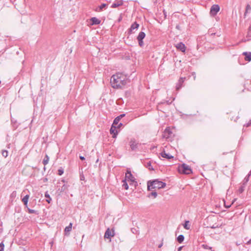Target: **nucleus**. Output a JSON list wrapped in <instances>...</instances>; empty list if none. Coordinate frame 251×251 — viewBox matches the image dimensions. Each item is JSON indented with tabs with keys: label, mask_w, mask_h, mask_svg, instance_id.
I'll return each mask as SVG.
<instances>
[{
	"label": "nucleus",
	"mask_w": 251,
	"mask_h": 251,
	"mask_svg": "<svg viewBox=\"0 0 251 251\" xmlns=\"http://www.w3.org/2000/svg\"><path fill=\"white\" fill-rule=\"evenodd\" d=\"M127 81V76L120 73L113 75L110 79L112 87L116 89L121 88L126 84Z\"/></svg>",
	"instance_id": "nucleus-1"
},
{
	"label": "nucleus",
	"mask_w": 251,
	"mask_h": 251,
	"mask_svg": "<svg viewBox=\"0 0 251 251\" xmlns=\"http://www.w3.org/2000/svg\"><path fill=\"white\" fill-rule=\"evenodd\" d=\"M148 190L151 191L152 189H161L163 188L166 186V183L162 181H159L158 179L150 180L148 181Z\"/></svg>",
	"instance_id": "nucleus-2"
},
{
	"label": "nucleus",
	"mask_w": 251,
	"mask_h": 251,
	"mask_svg": "<svg viewBox=\"0 0 251 251\" xmlns=\"http://www.w3.org/2000/svg\"><path fill=\"white\" fill-rule=\"evenodd\" d=\"M178 170L179 172L187 175L190 174L192 173L190 167L184 163L178 167Z\"/></svg>",
	"instance_id": "nucleus-3"
},
{
	"label": "nucleus",
	"mask_w": 251,
	"mask_h": 251,
	"mask_svg": "<svg viewBox=\"0 0 251 251\" xmlns=\"http://www.w3.org/2000/svg\"><path fill=\"white\" fill-rule=\"evenodd\" d=\"M146 34L144 32L141 31L139 33L137 39L138 41L139 45L140 47H143L144 46V43L143 41V39L145 37Z\"/></svg>",
	"instance_id": "nucleus-4"
},
{
	"label": "nucleus",
	"mask_w": 251,
	"mask_h": 251,
	"mask_svg": "<svg viewBox=\"0 0 251 251\" xmlns=\"http://www.w3.org/2000/svg\"><path fill=\"white\" fill-rule=\"evenodd\" d=\"M129 145L132 151H136L138 148L139 144L134 138H132L129 141Z\"/></svg>",
	"instance_id": "nucleus-5"
},
{
	"label": "nucleus",
	"mask_w": 251,
	"mask_h": 251,
	"mask_svg": "<svg viewBox=\"0 0 251 251\" xmlns=\"http://www.w3.org/2000/svg\"><path fill=\"white\" fill-rule=\"evenodd\" d=\"M220 8L219 5L214 4L210 8V14L213 16L216 15L220 11Z\"/></svg>",
	"instance_id": "nucleus-6"
},
{
	"label": "nucleus",
	"mask_w": 251,
	"mask_h": 251,
	"mask_svg": "<svg viewBox=\"0 0 251 251\" xmlns=\"http://www.w3.org/2000/svg\"><path fill=\"white\" fill-rule=\"evenodd\" d=\"M116 126L113 124L110 129V133L111 134H112L113 138H116L118 133V131L116 129Z\"/></svg>",
	"instance_id": "nucleus-7"
},
{
	"label": "nucleus",
	"mask_w": 251,
	"mask_h": 251,
	"mask_svg": "<svg viewBox=\"0 0 251 251\" xmlns=\"http://www.w3.org/2000/svg\"><path fill=\"white\" fill-rule=\"evenodd\" d=\"M139 26V25L137 24L136 22L132 24L130 27L128 29V33L132 34L134 32V30H137Z\"/></svg>",
	"instance_id": "nucleus-8"
},
{
	"label": "nucleus",
	"mask_w": 251,
	"mask_h": 251,
	"mask_svg": "<svg viewBox=\"0 0 251 251\" xmlns=\"http://www.w3.org/2000/svg\"><path fill=\"white\" fill-rule=\"evenodd\" d=\"M126 179L125 180H127L128 181H130L131 182H134L135 180L134 177L132 175L131 172L130 171H127L126 174Z\"/></svg>",
	"instance_id": "nucleus-9"
},
{
	"label": "nucleus",
	"mask_w": 251,
	"mask_h": 251,
	"mask_svg": "<svg viewBox=\"0 0 251 251\" xmlns=\"http://www.w3.org/2000/svg\"><path fill=\"white\" fill-rule=\"evenodd\" d=\"M176 47L178 50H180L182 52H184L185 51L186 47L182 42L177 44Z\"/></svg>",
	"instance_id": "nucleus-10"
},
{
	"label": "nucleus",
	"mask_w": 251,
	"mask_h": 251,
	"mask_svg": "<svg viewBox=\"0 0 251 251\" xmlns=\"http://www.w3.org/2000/svg\"><path fill=\"white\" fill-rule=\"evenodd\" d=\"M114 231L111 232L109 228L107 229L104 234V238L107 239H110L112 236H114Z\"/></svg>",
	"instance_id": "nucleus-11"
},
{
	"label": "nucleus",
	"mask_w": 251,
	"mask_h": 251,
	"mask_svg": "<svg viewBox=\"0 0 251 251\" xmlns=\"http://www.w3.org/2000/svg\"><path fill=\"white\" fill-rule=\"evenodd\" d=\"M185 79V77H180L179 79L178 83L177 84L176 86V90H179L182 86V84L184 82V81Z\"/></svg>",
	"instance_id": "nucleus-12"
},
{
	"label": "nucleus",
	"mask_w": 251,
	"mask_h": 251,
	"mask_svg": "<svg viewBox=\"0 0 251 251\" xmlns=\"http://www.w3.org/2000/svg\"><path fill=\"white\" fill-rule=\"evenodd\" d=\"M91 22V25H97L100 23V20L97 18L96 17H92L90 19Z\"/></svg>",
	"instance_id": "nucleus-13"
},
{
	"label": "nucleus",
	"mask_w": 251,
	"mask_h": 251,
	"mask_svg": "<svg viewBox=\"0 0 251 251\" xmlns=\"http://www.w3.org/2000/svg\"><path fill=\"white\" fill-rule=\"evenodd\" d=\"M160 155L163 157L168 159L174 158V156L168 153H167L164 151L160 153Z\"/></svg>",
	"instance_id": "nucleus-14"
},
{
	"label": "nucleus",
	"mask_w": 251,
	"mask_h": 251,
	"mask_svg": "<svg viewBox=\"0 0 251 251\" xmlns=\"http://www.w3.org/2000/svg\"><path fill=\"white\" fill-rule=\"evenodd\" d=\"M126 115L125 114H121L120 116L117 117L113 121V125H117L120 121V120L122 118H123L124 117H125Z\"/></svg>",
	"instance_id": "nucleus-15"
},
{
	"label": "nucleus",
	"mask_w": 251,
	"mask_h": 251,
	"mask_svg": "<svg viewBox=\"0 0 251 251\" xmlns=\"http://www.w3.org/2000/svg\"><path fill=\"white\" fill-rule=\"evenodd\" d=\"M72 228V224L71 223H70L69 225L67 226H66L64 229L65 234V235H69V232L71 231Z\"/></svg>",
	"instance_id": "nucleus-16"
},
{
	"label": "nucleus",
	"mask_w": 251,
	"mask_h": 251,
	"mask_svg": "<svg viewBox=\"0 0 251 251\" xmlns=\"http://www.w3.org/2000/svg\"><path fill=\"white\" fill-rule=\"evenodd\" d=\"M172 133V132L170 131V129L166 128L164 131L163 137L168 138Z\"/></svg>",
	"instance_id": "nucleus-17"
},
{
	"label": "nucleus",
	"mask_w": 251,
	"mask_h": 251,
	"mask_svg": "<svg viewBox=\"0 0 251 251\" xmlns=\"http://www.w3.org/2000/svg\"><path fill=\"white\" fill-rule=\"evenodd\" d=\"M243 54L245 56V60L246 61H251V52H244Z\"/></svg>",
	"instance_id": "nucleus-18"
},
{
	"label": "nucleus",
	"mask_w": 251,
	"mask_h": 251,
	"mask_svg": "<svg viewBox=\"0 0 251 251\" xmlns=\"http://www.w3.org/2000/svg\"><path fill=\"white\" fill-rule=\"evenodd\" d=\"M29 198V195H26L22 200V201L23 202L24 205L27 207L28 201Z\"/></svg>",
	"instance_id": "nucleus-19"
},
{
	"label": "nucleus",
	"mask_w": 251,
	"mask_h": 251,
	"mask_svg": "<svg viewBox=\"0 0 251 251\" xmlns=\"http://www.w3.org/2000/svg\"><path fill=\"white\" fill-rule=\"evenodd\" d=\"M123 4V3L122 1H119L113 3L112 4L111 7L112 8H116L119 6L122 5Z\"/></svg>",
	"instance_id": "nucleus-20"
},
{
	"label": "nucleus",
	"mask_w": 251,
	"mask_h": 251,
	"mask_svg": "<svg viewBox=\"0 0 251 251\" xmlns=\"http://www.w3.org/2000/svg\"><path fill=\"white\" fill-rule=\"evenodd\" d=\"M144 166L148 168L150 170H153V168L152 167L151 165V161H148L147 162H145V164H144Z\"/></svg>",
	"instance_id": "nucleus-21"
},
{
	"label": "nucleus",
	"mask_w": 251,
	"mask_h": 251,
	"mask_svg": "<svg viewBox=\"0 0 251 251\" xmlns=\"http://www.w3.org/2000/svg\"><path fill=\"white\" fill-rule=\"evenodd\" d=\"M45 197L47 198L46 201L48 203H50L51 201V198H50V195L49 194L48 192H46L45 194Z\"/></svg>",
	"instance_id": "nucleus-22"
},
{
	"label": "nucleus",
	"mask_w": 251,
	"mask_h": 251,
	"mask_svg": "<svg viewBox=\"0 0 251 251\" xmlns=\"http://www.w3.org/2000/svg\"><path fill=\"white\" fill-rule=\"evenodd\" d=\"M184 236L183 235H179L177 237V241L179 243H181L184 241Z\"/></svg>",
	"instance_id": "nucleus-23"
},
{
	"label": "nucleus",
	"mask_w": 251,
	"mask_h": 251,
	"mask_svg": "<svg viewBox=\"0 0 251 251\" xmlns=\"http://www.w3.org/2000/svg\"><path fill=\"white\" fill-rule=\"evenodd\" d=\"M189 221H185L184 224L183 225V227L186 229H190V225L189 224Z\"/></svg>",
	"instance_id": "nucleus-24"
},
{
	"label": "nucleus",
	"mask_w": 251,
	"mask_h": 251,
	"mask_svg": "<svg viewBox=\"0 0 251 251\" xmlns=\"http://www.w3.org/2000/svg\"><path fill=\"white\" fill-rule=\"evenodd\" d=\"M49 160V157L47 155H46V156L43 161V164L44 165H46L48 163Z\"/></svg>",
	"instance_id": "nucleus-25"
},
{
	"label": "nucleus",
	"mask_w": 251,
	"mask_h": 251,
	"mask_svg": "<svg viewBox=\"0 0 251 251\" xmlns=\"http://www.w3.org/2000/svg\"><path fill=\"white\" fill-rule=\"evenodd\" d=\"M251 10V6L249 5V4H247V6H246V11H245V12L244 13V18H245V17L246 16V14L247 13Z\"/></svg>",
	"instance_id": "nucleus-26"
},
{
	"label": "nucleus",
	"mask_w": 251,
	"mask_h": 251,
	"mask_svg": "<svg viewBox=\"0 0 251 251\" xmlns=\"http://www.w3.org/2000/svg\"><path fill=\"white\" fill-rule=\"evenodd\" d=\"M123 187L126 189V190H127L128 189V185L126 182V180H124L123 181Z\"/></svg>",
	"instance_id": "nucleus-27"
},
{
	"label": "nucleus",
	"mask_w": 251,
	"mask_h": 251,
	"mask_svg": "<svg viewBox=\"0 0 251 251\" xmlns=\"http://www.w3.org/2000/svg\"><path fill=\"white\" fill-rule=\"evenodd\" d=\"M1 154H2V155L5 158L8 156V151L6 150H2V152H1Z\"/></svg>",
	"instance_id": "nucleus-28"
},
{
	"label": "nucleus",
	"mask_w": 251,
	"mask_h": 251,
	"mask_svg": "<svg viewBox=\"0 0 251 251\" xmlns=\"http://www.w3.org/2000/svg\"><path fill=\"white\" fill-rule=\"evenodd\" d=\"M107 6V4L105 3H102L100 6H99L98 8L99 9V11L102 10L103 8L106 7Z\"/></svg>",
	"instance_id": "nucleus-29"
},
{
	"label": "nucleus",
	"mask_w": 251,
	"mask_h": 251,
	"mask_svg": "<svg viewBox=\"0 0 251 251\" xmlns=\"http://www.w3.org/2000/svg\"><path fill=\"white\" fill-rule=\"evenodd\" d=\"M28 212L29 214H37V211L35 210L30 209L29 208H27Z\"/></svg>",
	"instance_id": "nucleus-30"
},
{
	"label": "nucleus",
	"mask_w": 251,
	"mask_h": 251,
	"mask_svg": "<svg viewBox=\"0 0 251 251\" xmlns=\"http://www.w3.org/2000/svg\"><path fill=\"white\" fill-rule=\"evenodd\" d=\"M249 176H246L243 181V185H245L249 180Z\"/></svg>",
	"instance_id": "nucleus-31"
},
{
	"label": "nucleus",
	"mask_w": 251,
	"mask_h": 251,
	"mask_svg": "<svg viewBox=\"0 0 251 251\" xmlns=\"http://www.w3.org/2000/svg\"><path fill=\"white\" fill-rule=\"evenodd\" d=\"M201 247L204 249H208V250H212V247H210L209 246H208L206 244H202L201 245Z\"/></svg>",
	"instance_id": "nucleus-32"
},
{
	"label": "nucleus",
	"mask_w": 251,
	"mask_h": 251,
	"mask_svg": "<svg viewBox=\"0 0 251 251\" xmlns=\"http://www.w3.org/2000/svg\"><path fill=\"white\" fill-rule=\"evenodd\" d=\"M245 185H243L240 187V188H239L238 189V192L240 193H242L244 192V188H245Z\"/></svg>",
	"instance_id": "nucleus-33"
},
{
	"label": "nucleus",
	"mask_w": 251,
	"mask_h": 251,
	"mask_svg": "<svg viewBox=\"0 0 251 251\" xmlns=\"http://www.w3.org/2000/svg\"><path fill=\"white\" fill-rule=\"evenodd\" d=\"M222 226V225H219L216 224H214L212 226H210V228L212 229H215L216 228L220 227Z\"/></svg>",
	"instance_id": "nucleus-34"
},
{
	"label": "nucleus",
	"mask_w": 251,
	"mask_h": 251,
	"mask_svg": "<svg viewBox=\"0 0 251 251\" xmlns=\"http://www.w3.org/2000/svg\"><path fill=\"white\" fill-rule=\"evenodd\" d=\"M151 196H153L154 198L157 196V193L155 191H153L150 194Z\"/></svg>",
	"instance_id": "nucleus-35"
},
{
	"label": "nucleus",
	"mask_w": 251,
	"mask_h": 251,
	"mask_svg": "<svg viewBox=\"0 0 251 251\" xmlns=\"http://www.w3.org/2000/svg\"><path fill=\"white\" fill-rule=\"evenodd\" d=\"M4 245L2 242L0 243V251H3Z\"/></svg>",
	"instance_id": "nucleus-36"
},
{
	"label": "nucleus",
	"mask_w": 251,
	"mask_h": 251,
	"mask_svg": "<svg viewBox=\"0 0 251 251\" xmlns=\"http://www.w3.org/2000/svg\"><path fill=\"white\" fill-rule=\"evenodd\" d=\"M64 173V171L62 169H60L58 170V175L59 176H61Z\"/></svg>",
	"instance_id": "nucleus-37"
},
{
	"label": "nucleus",
	"mask_w": 251,
	"mask_h": 251,
	"mask_svg": "<svg viewBox=\"0 0 251 251\" xmlns=\"http://www.w3.org/2000/svg\"><path fill=\"white\" fill-rule=\"evenodd\" d=\"M66 188H67V186L65 184H64L63 185V186L61 187V192L64 191Z\"/></svg>",
	"instance_id": "nucleus-38"
},
{
	"label": "nucleus",
	"mask_w": 251,
	"mask_h": 251,
	"mask_svg": "<svg viewBox=\"0 0 251 251\" xmlns=\"http://www.w3.org/2000/svg\"><path fill=\"white\" fill-rule=\"evenodd\" d=\"M16 191H13L12 194H11V197H16Z\"/></svg>",
	"instance_id": "nucleus-39"
},
{
	"label": "nucleus",
	"mask_w": 251,
	"mask_h": 251,
	"mask_svg": "<svg viewBox=\"0 0 251 251\" xmlns=\"http://www.w3.org/2000/svg\"><path fill=\"white\" fill-rule=\"evenodd\" d=\"M248 37H251V32H250L249 29H248Z\"/></svg>",
	"instance_id": "nucleus-40"
},
{
	"label": "nucleus",
	"mask_w": 251,
	"mask_h": 251,
	"mask_svg": "<svg viewBox=\"0 0 251 251\" xmlns=\"http://www.w3.org/2000/svg\"><path fill=\"white\" fill-rule=\"evenodd\" d=\"M122 19V15H120V17L119 18L118 21V22H120Z\"/></svg>",
	"instance_id": "nucleus-41"
},
{
	"label": "nucleus",
	"mask_w": 251,
	"mask_h": 251,
	"mask_svg": "<svg viewBox=\"0 0 251 251\" xmlns=\"http://www.w3.org/2000/svg\"><path fill=\"white\" fill-rule=\"evenodd\" d=\"M79 158L81 160H85V157L84 156H79Z\"/></svg>",
	"instance_id": "nucleus-42"
},
{
	"label": "nucleus",
	"mask_w": 251,
	"mask_h": 251,
	"mask_svg": "<svg viewBox=\"0 0 251 251\" xmlns=\"http://www.w3.org/2000/svg\"><path fill=\"white\" fill-rule=\"evenodd\" d=\"M163 246V240L162 241V242L161 244H160L159 245H158V248H160L162 247V246Z\"/></svg>",
	"instance_id": "nucleus-43"
},
{
	"label": "nucleus",
	"mask_w": 251,
	"mask_h": 251,
	"mask_svg": "<svg viewBox=\"0 0 251 251\" xmlns=\"http://www.w3.org/2000/svg\"><path fill=\"white\" fill-rule=\"evenodd\" d=\"M251 125V120L250 121V122L247 124V126H249Z\"/></svg>",
	"instance_id": "nucleus-44"
},
{
	"label": "nucleus",
	"mask_w": 251,
	"mask_h": 251,
	"mask_svg": "<svg viewBox=\"0 0 251 251\" xmlns=\"http://www.w3.org/2000/svg\"><path fill=\"white\" fill-rule=\"evenodd\" d=\"M123 126V124L122 123H120L118 125V128H120L121 126Z\"/></svg>",
	"instance_id": "nucleus-45"
},
{
	"label": "nucleus",
	"mask_w": 251,
	"mask_h": 251,
	"mask_svg": "<svg viewBox=\"0 0 251 251\" xmlns=\"http://www.w3.org/2000/svg\"><path fill=\"white\" fill-rule=\"evenodd\" d=\"M84 176H80V180H84Z\"/></svg>",
	"instance_id": "nucleus-46"
},
{
	"label": "nucleus",
	"mask_w": 251,
	"mask_h": 251,
	"mask_svg": "<svg viewBox=\"0 0 251 251\" xmlns=\"http://www.w3.org/2000/svg\"><path fill=\"white\" fill-rule=\"evenodd\" d=\"M231 206V205H226L225 203V206L226 207V208H229Z\"/></svg>",
	"instance_id": "nucleus-47"
},
{
	"label": "nucleus",
	"mask_w": 251,
	"mask_h": 251,
	"mask_svg": "<svg viewBox=\"0 0 251 251\" xmlns=\"http://www.w3.org/2000/svg\"><path fill=\"white\" fill-rule=\"evenodd\" d=\"M192 75H194V79H196V74H195V73H194H194H192Z\"/></svg>",
	"instance_id": "nucleus-48"
},
{
	"label": "nucleus",
	"mask_w": 251,
	"mask_h": 251,
	"mask_svg": "<svg viewBox=\"0 0 251 251\" xmlns=\"http://www.w3.org/2000/svg\"><path fill=\"white\" fill-rule=\"evenodd\" d=\"M251 175V170L250 171L249 173L248 174L247 176H249L250 177Z\"/></svg>",
	"instance_id": "nucleus-49"
},
{
	"label": "nucleus",
	"mask_w": 251,
	"mask_h": 251,
	"mask_svg": "<svg viewBox=\"0 0 251 251\" xmlns=\"http://www.w3.org/2000/svg\"><path fill=\"white\" fill-rule=\"evenodd\" d=\"M247 244H251V239L248 241Z\"/></svg>",
	"instance_id": "nucleus-50"
},
{
	"label": "nucleus",
	"mask_w": 251,
	"mask_h": 251,
	"mask_svg": "<svg viewBox=\"0 0 251 251\" xmlns=\"http://www.w3.org/2000/svg\"><path fill=\"white\" fill-rule=\"evenodd\" d=\"M181 249H182V247H179V248L178 249V251H181Z\"/></svg>",
	"instance_id": "nucleus-51"
},
{
	"label": "nucleus",
	"mask_w": 251,
	"mask_h": 251,
	"mask_svg": "<svg viewBox=\"0 0 251 251\" xmlns=\"http://www.w3.org/2000/svg\"><path fill=\"white\" fill-rule=\"evenodd\" d=\"M249 30H250V32H251V25L249 27Z\"/></svg>",
	"instance_id": "nucleus-52"
},
{
	"label": "nucleus",
	"mask_w": 251,
	"mask_h": 251,
	"mask_svg": "<svg viewBox=\"0 0 251 251\" xmlns=\"http://www.w3.org/2000/svg\"><path fill=\"white\" fill-rule=\"evenodd\" d=\"M176 27L177 28H179V26H178V25H176Z\"/></svg>",
	"instance_id": "nucleus-53"
}]
</instances>
